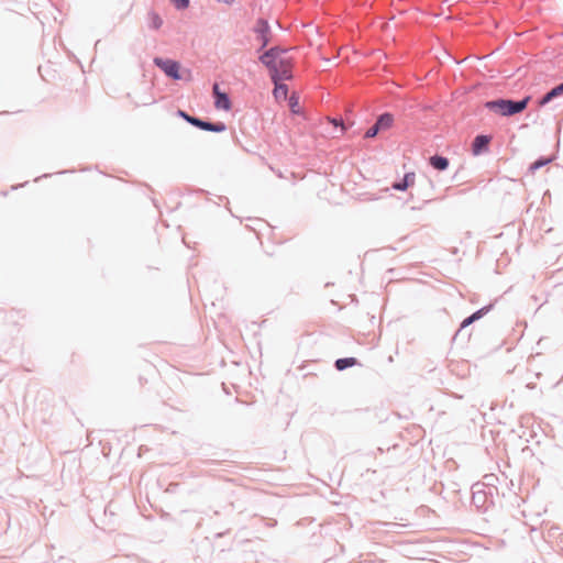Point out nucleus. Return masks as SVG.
I'll return each instance as SVG.
<instances>
[{
    "label": "nucleus",
    "instance_id": "6ab92c4d",
    "mask_svg": "<svg viewBox=\"0 0 563 563\" xmlns=\"http://www.w3.org/2000/svg\"><path fill=\"white\" fill-rule=\"evenodd\" d=\"M269 48L277 56L278 59L282 58L283 55L287 54L291 49L289 47H284V46H280V45H275V46H272Z\"/></svg>",
    "mask_w": 563,
    "mask_h": 563
},
{
    "label": "nucleus",
    "instance_id": "0eeeda50",
    "mask_svg": "<svg viewBox=\"0 0 563 563\" xmlns=\"http://www.w3.org/2000/svg\"><path fill=\"white\" fill-rule=\"evenodd\" d=\"M278 67V75L282 77L280 82L284 80H291L294 78L292 76V59L287 57H282L278 59L277 63Z\"/></svg>",
    "mask_w": 563,
    "mask_h": 563
},
{
    "label": "nucleus",
    "instance_id": "f8f14e48",
    "mask_svg": "<svg viewBox=\"0 0 563 563\" xmlns=\"http://www.w3.org/2000/svg\"><path fill=\"white\" fill-rule=\"evenodd\" d=\"M177 115L180 117L181 119H184L186 122H188L192 126H195L199 130L203 129L206 120H203L199 117L191 115L188 112H186L185 110H180V109L177 110Z\"/></svg>",
    "mask_w": 563,
    "mask_h": 563
},
{
    "label": "nucleus",
    "instance_id": "a211bd4d",
    "mask_svg": "<svg viewBox=\"0 0 563 563\" xmlns=\"http://www.w3.org/2000/svg\"><path fill=\"white\" fill-rule=\"evenodd\" d=\"M553 161V157H539L529 166V172L534 173L536 170L547 166Z\"/></svg>",
    "mask_w": 563,
    "mask_h": 563
},
{
    "label": "nucleus",
    "instance_id": "9d476101",
    "mask_svg": "<svg viewBox=\"0 0 563 563\" xmlns=\"http://www.w3.org/2000/svg\"><path fill=\"white\" fill-rule=\"evenodd\" d=\"M492 308H493V305L490 303V305L485 306V307L476 310L475 312H473L471 316H468L467 318H465L462 321L459 331H462L463 329L467 328L468 325H471L475 321H477L481 318H483L487 312L490 311Z\"/></svg>",
    "mask_w": 563,
    "mask_h": 563
},
{
    "label": "nucleus",
    "instance_id": "20e7f679",
    "mask_svg": "<svg viewBox=\"0 0 563 563\" xmlns=\"http://www.w3.org/2000/svg\"><path fill=\"white\" fill-rule=\"evenodd\" d=\"M252 32L256 35V40L260 42L257 52H262L272 41V29L268 21L264 18H258L252 27Z\"/></svg>",
    "mask_w": 563,
    "mask_h": 563
},
{
    "label": "nucleus",
    "instance_id": "423d86ee",
    "mask_svg": "<svg viewBox=\"0 0 563 563\" xmlns=\"http://www.w3.org/2000/svg\"><path fill=\"white\" fill-rule=\"evenodd\" d=\"M212 92L214 97V107L217 109L230 110L231 109V100L227 92H223L219 89V85L216 82L212 87Z\"/></svg>",
    "mask_w": 563,
    "mask_h": 563
},
{
    "label": "nucleus",
    "instance_id": "f03ea898",
    "mask_svg": "<svg viewBox=\"0 0 563 563\" xmlns=\"http://www.w3.org/2000/svg\"><path fill=\"white\" fill-rule=\"evenodd\" d=\"M262 52L263 53L258 56V60L267 68L269 73V78L274 84V97H278L279 90H283V95L286 96L288 93V86L284 82H280L282 77L278 75L277 56L273 53L271 48L263 49Z\"/></svg>",
    "mask_w": 563,
    "mask_h": 563
},
{
    "label": "nucleus",
    "instance_id": "f3484780",
    "mask_svg": "<svg viewBox=\"0 0 563 563\" xmlns=\"http://www.w3.org/2000/svg\"><path fill=\"white\" fill-rule=\"evenodd\" d=\"M147 25L152 30H159L163 25V19L155 11H150L147 14Z\"/></svg>",
    "mask_w": 563,
    "mask_h": 563
},
{
    "label": "nucleus",
    "instance_id": "aec40b11",
    "mask_svg": "<svg viewBox=\"0 0 563 563\" xmlns=\"http://www.w3.org/2000/svg\"><path fill=\"white\" fill-rule=\"evenodd\" d=\"M382 130L379 129V126L374 123L364 134V137L365 139H372V137H375Z\"/></svg>",
    "mask_w": 563,
    "mask_h": 563
},
{
    "label": "nucleus",
    "instance_id": "9b49d317",
    "mask_svg": "<svg viewBox=\"0 0 563 563\" xmlns=\"http://www.w3.org/2000/svg\"><path fill=\"white\" fill-rule=\"evenodd\" d=\"M415 173H406L402 179L393 183L391 188L397 191H405L415 183Z\"/></svg>",
    "mask_w": 563,
    "mask_h": 563
},
{
    "label": "nucleus",
    "instance_id": "2eb2a0df",
    "mask_svg": "<svg viewBox=\"0 0 563 563\" xmlns=\"http://www.w3.org/2000/svg\"><path fill=\"white\" fill-rule=\"evenodd\" d=\"M356 364H358V361L355 357H342V358H338L334 362V367L336 371L342 372V371H345Z\"/></svg>",
    "mask_w": 563,
    "mask_h": 563
},
{
    "label": "nucleus",
    "instance_id": "f257e3e1",
    "mask_svg": "<svg viewBox=\"0 0 563 563\" xmlns=\"http://www.w3.org/2000/svg\"><path fill=\"white\" fill-rule=\"evenodd\" d=\"M530 100L531 96H526L520 100L498 98L486 101L484 107L485 109L496 112L503 117H512L526 110Z\"/></svg>",
    "mask_w": 563,
    "mask_h": 563
},
{
    "label": "nucleus",
    "instance_id": "4be33fe9",
    "mask_svg": "<svg viewBox=\"0 0 563 563\" xmlns=\"http://www.w3.org/2000/svg\"><path fill=\"white\" fill-rule=\"evenodd\" d=\"M177 10H185L189 7L190 0H170Z\"/></svg>",
    "mask_w": 563,
    "mask_h": 563
},
{
    "label": "nucleus",
    "instance_id": "39448f33",
    "mask_svg": "<svg viewBox=\"0 0 563 563\" xmlns=\"http://www.w3.org/2000/svg\"><path fill=\"white\" fill-rule=\"evenodd\" d=\"M153 62L154 65L162 69L167 77L174 80L181 79L180 65L178 62L162 57H155Z\"/></svg>",
    "mask_w": 563,
    "mask_h": 563
},
{
    "label": "nucleus",
    "instance_id": "a878e982",
    "mask_svg": "<svg viewBox=\"0 0 563 563\" xmlns=\"http://www.w3.org/2000/svg\"><path fill=\"white\" fill-rule=\"evenodd\" d=\"M51 174H44L42 177H49Z\"/></svg>",
    "mask_w": 563,
    "mask_h": 563
},
{
    "label": "nucleus",
    "instance_id": "b1692460",
    "mask_svg": "<svg viewBox=\"0 0 563 563\" xmlns=\"http://www.w3.org/2000/svg\"><path fill=\"white\" fill-rule=\"evenodd\" d=\"M276 520L269 521L266 523L267 527H274L276 525Z\"/></svg>",
    "mask_w": 563,
    "mask_h": 563
},
{
    "label": "nucleus",
    "instance_id": "7ed1b4c3",
    "mask_svg": "<svg viewBox=\"0 0 563 563\" xmlns=\"http://www.w3.org/2000/svg\"><path fill=\"white\" fill-rule=\"evenodd\" d=\"M497 488L484 483H475L472 486V504L482 511H487L494 505Z\"/></svg>",
    "mask_w": 563,
    "mask_h": 563
},
{
    "label": "nucleus",
    "instance_id": "412c9836",
    "mask_svg": "<svg viewBox=\"0 0 563 563\" xmlns=\"http://www.w3.org/2000/svg\"><path fill=\"white\" fill-rule=\"evenodd\" d=\"M330 123L335 128H341L342 133L346 131V126L344 125L342 118H331Z\"/></svg>",
    "mask_w": 563,
    "mask_h": 563
},
{
    "label": "nucleus",
    "instance_id": "6e6552de",
    "mask_svg": "<svg viewBox=\"0 0 563 563\" xmlns=\"http://www.w3.org/2000/svg\"><path fill=\"white\" fill-rule=\"evenodd\" d=\"M490 143V136L485 134H478L472 142V152L474 155H479L488 151Z\"/></svg>",
    "mask_w": 563,
    "mask_h": 563
},
{
    "label": "nucleus",
    "instance_id": "dca6fc26",
    "mask_svg": "<svg viewBox=\"0 0 563 563\" xmlns=\"http://www.w3.org/2000/svg\"><path fill=\"white\" fill-rule=\"evenodd\" d=\"M225 130H227V125L224 122H221V121L212 122L209 120H206L203 129H202V131L214 132V133H221V132H224Z\"/></svg>",
    "mask_w": 563,
    "mask_h": 563
},
{
    "label": "nucleus",
    "instance_id": "ddd939ff",
    "mask_svg": "<svg viewBox=\"0 0 563 563\" xmlns=\"http://www.w3.org/2000/svg\"><path fill=\"white\" fill-rule=\"evenodd\" d=\"M429 164L435 170L443 172L448 169L450 162L445 156L435 154L429 158Z\"/></svg>",
    "mask_w": 563,
    "mask_h": 563
},
{
    "label": "nucleus",
    "instance_id": "1a4fd4ad",
    "mask_svg": "<svg viewBox=\"0 0 563 563\" xmlns=\"http://www.w3.org/2000/svg\"><path fill=\"white\" fill-rule=\"evenodd\" d=\"M563 96V81L559 84L558 86L550 89L548 92H545L539 100L538 104L539 107H544L552 100Z\"/></svg>",
    "mask_w": 563,
    "mask_h": 563
},
{
    "label": "nucleus",
    "instance_id": "4468645a",
    "mask_svg": "<svg viewBox=\"0 0 563 563\" xmlns=\"http://www.w3.org/2000/svg\"><path fill=\"white\" fill-rule=\"evenodd\" d=\"M382 131L389 129L394 123V115L390 112L379 114L375 121Z\"/></svg>",
    "mask_w": 563,
    "mask_h": 563
},
{
    "label": "nucleus",
    "instance_id": "5701e85b",
    "mask_svg": "<svg viewBox=\"0 0 563 563\" xmlns=\"http://www.w3.org/2000/svg\"><path fill=\"white\" fill-rule=\"evenodd\" d=\"M289 107L292 113H299L298 98L296 96L289 98Z\"/></svg>",
    "mask_w": 563,
    "mask_h": 563
},
{
    "label": "nucleus",
    "instance_id": "393cba45",
    "mask_svg": "<svg viewBox=\"0 0 563 563\" xmlns=\"http://www.w3.org/2000/svg\"><path fill=\"white\" fill-rule=\"evenodd\" d=\"M279 97H284V98H286V97H287V95H286V96H284V95H283V90H279V92H278V97H277V98H279Z\"/></svg>",
    "mask_w": 563,
    "mask_h": 563
}]
</instances>
